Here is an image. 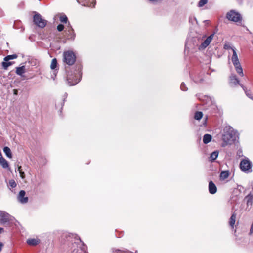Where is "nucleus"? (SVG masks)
Returning <instances> with one entry per match:
<instances>
[{"label":"nucleus","mask_w":253,"mask_h":253,"mask_svg":"<svg viewBox=\"0 0 253 253\" xmlns=\"http://www.w3.org/2000/svg\"><path fill=\"white\" fill-rule=\"evenodd\" d=\"M236 139L235 132L231 127H226L223 130L222 135V147L233 144Z\"/></svg>","instance_id":"nucleus-1"},{"label":"nucleus","mask_w":253,"mask_h":253,"mask_svg":"<svg viewBox=\"0 0 253 253\" xmlns=\"http://www.w3.org/2000/svg\"><path fill=\"white\" fill-rule=\"evenodd\" d=\"M63 62L67 65H73L76 62V56L75 53L71 50L63 53Z\"/></svg>","instance_id":"nucleus-2"},{"label":"nucleus","mask_w":253,"mask_h":253,"mask_svg":"<svg viewBox=\"0 0 253 253\" xmlns=\"http://www.w3.org/2000/svg\"><path fill=\"white\" fill-rule=\"evenodd\" d=\"M252 164L248 158L242 160L240 163V168L241 170L245 173H250L252 172Z\"/></svg>","instance_id":"nucleus-3"},{"label":"nucleus","mask_w":253,"mask_h":253,"mask_svg":"<svg viewBox=\"0 0 253 253\" xmlns=\"http://www.w3.org/2000/svg\"><path fill=\"white\" fill-rule=\"evenodd\" d=\"M33 22L36 26L42 29L47 25V21L43 19L42 16L37 13L33 16Z\"/></svg>","instance_id":"nucleus-4"},{"label":"nucleus","mask_w":253,"mask_h":253,"mask_svg":"<svg viewBox=\"0 0 253 253\" xmlns=\"http://www.w3.org/2000/svg\"><path fill=\"white\" fill-rule=\"evenodd\" d=\"M226 17L229 21L234 22H241L242 21L241 14L234 10H231L227 12Z\"/></svg>","instance_id":"nucleus-5"},{"label":"nucleus","mask_w":253,"mask_h":253,"mask_svg":"<svg viewBox=\"0 0 253 253\" xmlns=\"http://www.w3.org/2000/svg\"><path fill=\"white\" fill-rule=\"evenodd\" d=\"M67 80L69 85H74L79 82L80 79L79 75L77 74L73 75L68 73Z\"/></svg>","instance_id":"nucleus-6"},{"label":"nucleus","mask_w":253,"mask_h":253,"mask_svg":"<svg viewBox=\"0 0 253 253\" xmlns=\"http://www.w3.org/2000/svg\"><path fill=\"white\" fill-rule=\"evenodd\" d=\"M17 55L16 54H12L7 55V56L4 58V61L2 62V66L3 69L6 70L7 68L12 65L13 63V62H8L9 60L14 59L17 58Z\"/></svg>","instance_id":"nucleus-7"},{"label":"nucleus","mask_w":253,"mask_h":253,"mask_svg":"<svg viewBox=\"0 0 253 253\" xmlns=\"http://www.w3.org/2000/svg\"><path fill=\"white\" fill-rule=\"evenodd\" d=\"M214 36V34H211L209 36H208L199 46V49L200 50H203L206 48L211 42Z\"/></svg>","instance_id":"nucleus-8"},{"label":"nucleus","mask_w":253,"mask_h":253,"mask_svg":"<svg viewBox=\"0 0 253 253\" xmlns=\"http://www.w3.org/2000/svg\"><path fill=\"white\" fill-rule=\"evenodd\" d=\"M25 191L24 190H21L17 196L18 201L22 204L26 203L28 201V198L27 197H25Z\"/></svg>","instance_id":"nucleus-9"},{"label":"nucleus","mask_w":253,"mask_h":253,"mask_svg":"<svg viewBox=\"0 0 253 253\" xmlns=\"http://www.w3.org/2000/svg\"><path fill=\"white\" fill-rule=\"evenodd\" d=\"M66 38L68 40H74L75 38L76 34L74 30L72 27L69 28L67 31H65Z\"/></svg>","instance_id":"nucleus-10"},{"label":"nucleus","mask_w":253,"mask_h":253,"mask_svg":"<svg viewBox=\"0 0 253 253\" xmlns=\"http://www.w3.org/2000/svg\"><path fill=\"white\" fill-rule=\"evenodd\" d=\"M208 189L209 193L211 194H214L217 192V187L212 181L209 182Z\"/></svg>","instance_id":"nucleus-11"},{"label":"nucleus","mask_w":253,"mask_h":253,"mask_svg":"<svg viewBox=\"0 0 253 253\" xmlns=\"http://www.w3.org/2000/svg\"><path fill=\"white\" fill-rule=\"evenodd\" d=\"M230 82L231 84L234 85H239L240 86V84H241L240 83L239 79L235 75H232L230 77Z\"/></svg>","instance_id":"nucleus-12"},{"label":"nucleus","mask_w":253,"mask_h":253,"mask_svg":"<svg viewBox=\"0 0 253 253\" xmlns=\"http://www.w3.org/2000/svg\"><path fill=\"white\" fill-rule=\"evenodd\" d=\"M40 242V240L38 239L29 238L27 240V243L29 246H36Z\"/></svg>","instance_id":"nucleus-13"},{"label":"nucleus","mask_w":253,"mask_h":253,"mask_svg":"<svg viewBox=\"0 0 253 253\" xmlns=\"http://www.w3.org/2000/svg\"><path fill=\"white\" fill-rule=\"evenodd\" d=\"M232 51H233V55H232V58H231L232 62L234 65H236V64L237 65V64L240 63L238 58V56H237V54L236 53L235 48H233Z\"/></svg>","instance_id":"nucleus-14"},{"label":"nucleus","mask_w":253,"mask_h":253,"mask_svg":"<svg viewBox=\"0 0 253 253\" xmlns=\"http://www.w3.org/2000/svg\"><path fill=\"white\" fill-rule=\"evenodd\" d=\"M0 165L3 168L8 169V170L10 169L8 162L4 158L0 159Z\"/></svg>","instance_id":"nucleus-15"},{"label":"nucleus","mask_w":253,"mask_h":253,"mask_svg":"<svg viewBox=\"0 0 253 253\" xmlns=\"http://www.w3.org/2000/svg\"><path fill=\"white\" fill-rule=\"evenodd\" d=\"M234 66L235 68V70H236V71L237 72V73L240 76L243 77L244 76V73H243V69L241 66L240 63L237 64V65L236 64L234 65Z\"/></svg>","instance_id":"nucleus-16"},{"label":"nucleus","mask_w":253,"mask_h":253,"mask_svg":"<svg viewBox=\"0 0 253 253\" xmlns=\"http://www.w3.org/2000/svg\"><path fill=\"white\" fill-rule=\"evenodd\" d=\"M236 214L235 213H234L232 214V215L229 219V225L231 226V227L232 228H234V224H235V221H236Z\"/></svg>","instance_id":"nucleus-17"},{"label":"nucleus","mask_w":253,"mask_h":253,"mask_svg":"<svg viewBox=\"0 0 253 253\" xmlns=\"http://www.w3.org/2000/svg\"><path fill=\"white\" fill-rule=\"evenodd\" d=\"M212 136L209 134H206L203 136V141L205 144L209 143L211 140Z\"/></svg>","instance_id":"nucleus-18"},{"label":"nucleus","mask_w":253,"mask_h":253,"mask_svg":"<svg viewBox=\"0 0 253 253\" xmlns=\"http://www.w3.org/2000/svg\"><path fill=\"white\" fill-rule=\"evenodd\" d=\"M245 200L246 201L247 205L248 206H251L253 202V195L249 194L245 198Z\"/></svg>","instance_id":"nucleus-19"},{"label":"nucleus","mask_w":253,"mask_h":253,"mask_svg":"<svg viewBox=\"0 0 253 253\" xmlns=\"http://www.w3.org/2000/svg\"><path fill=\"white\" fill-rule=\"evenodd\" d=\"M15 72L17 75L22 76L23 74H24L25 72V66H22L19 67H17Z\"/></svg>","instance_id":"nucleus-20"},{"label":"nucleus","mask_w":253,"mask_h":253,"mask_svg":"<svg viewBox=\"0 0 253 253\" xmlns=\"http://www.w3.org/2000/svg\"><path fill=\"white\" fill-rule=\"evenodd\" d=\"M3 152L6 156L9 158H11L12 157V155L10 149L7 146H5L3 148Z\"/></svg>","instance_id":"nucleus-21"},{"label":"nucleus","mask_w":253,"mask_h":253,"mask_svg":"<svg viewBox=\"0 0 253 253\" xmlns=\"http://www.w3.org/2000/svg\"><path fill=\"white\" fill-rule=\"evenodd\" d=\"M240 86H241V87L243 88L246 95L251 99H252V100H253V96H252L251 92L249 90H248L247 89V88L245 86H244L243 84H240Z\"/></svg>","instance_id":"nucleus-22"},{"label":"nucleus","mask_w":253,"mask_h":253,"mask_svg":"<svg viewBox=\"0 0 253 253\" xmlns=\"http://www.w3.org/2000/svg\"><path fill=\"white\" fill-rule=\"evenodd\" d=\"M229 175V173L228 171H222L220 174V179L224 180L228 177Z\"/></svg>","instance_id":"nucleus-23"},{"label":"nucleus","mask_w":253,"mask_h":253,"mask_svg":"<svg viewBox=\"0 0 253 253\" xmlns=\"http://www.w3.org/2000/svg\"><path fill=\"white\" fill-rule=\"evenodd\" d=\"M203 113L201 111H196L194 114V119L197 120H200L203 117Z\"/></svg>","instance_id":"nucleus-24"},{"label":"nucleus","mask_w":253,"mask_h":253,"mask_svg":"<svg viewBox=\"0 0 253 253\" xmlns=\"http://www.w3.org/2000/svg\"><path fill=\"white\" fill-rule=\"evenodd\" d=\"M218 155V152L217 151H214L211 153L210 158L212 161H214Z\"/></svg>","instance_id":"nucleus-25"},{"label":"nucleus","mask_w":253,"mask_h":253,"mask_svg":"<svg viewBox=\"0 0 253 253\" xmlns=\"http://www.w3.org/2000/svg\"><path fill=\"white\" fill-rule=\"evenodd\" d=\"M57 61L56 58H54L52 60L51 65H50V68L51 69H55L56 67H57Z\"/></svg>","instance_id":"nucleus-26"},{"label":"nucleus","mask_w":253,"mask_h":253,"mask_svg":"<svg viewBox=\"0 0 253 253\" xmlns=\"http://www.w3.org/2000/svg\"><path fill=\"white\" fill-rule=\"evenodd\" d=\"M9 221L8 217L7 216H2L0 219L1 223H6Z\"/></svg>","instance_id":"nucleus-27"},{"label":"nucleus","mask_w":253,"mask_h":253,"mask_svg":"<svg viewBox=\"0 0 253 253\" xmlns=\"http://www.w3.org/2000/svg\"><path fill=\"white\" fill-rule=\"evenodd\" d=\"M208 2V0H200L198 3V6L201 7Z\"/></svg>","instance_id":"nucleus-28"},{"label":"nucleus","mask_w":253,"mask_h":253,"mask_svg":"<svg viewBox=\"0 0 253 253\" xmlns=\"http://www.w3.org/2000/svg\"><path fill=\"white\" fill-rule=\"evenodd\" d=\"M60 21L63 23H67L68 18L65 15H61L59 18Z\"/></svg>","instance_id":"nucleus-29"},{"label":"nucleus","mask_w":253,"mask_h":253,"mask_svg":"<svg viewBox=\"0 0 253 253\" xmlns=\"http://www.w3.org/2000/svg\"><path fill=\"white\" fill-rule=\"evenodd\" d=\"M9 184L10 186L12 188H15L17 185L15 181L13 179H11V180H9Z\"/></svg>","instance_id":"nucleus-30"},{"label":"nucleus","mask_w":253,"mask_h":253,"mask_svg":"<svg viewBox=\"0 0 253 253\" xmlns=\"http://www.w3.org/2000/svg\"><path fill=\"white\" fill-rule=\"evenodd\" d=\"M64 26L63 24H59L57 27V29L59 32H61L64 30Z\"/></svg>","instance_id":"nucleus-31"},{"label":"nucleus","mask_w":253,"mask_h":253,"mask_svg":"<svg viewBox=\"0 0 253 253\" xmlns=\"http://www.w3.org/2000/svg\"><path fill=\"white\" fill-rule=\"evenodd\" d=\"M180 88H181V89L183 91H186L187 90V87L185 86V84L183 83H182L181 84Z\"/></svg>","instance_id":"nucleus-32"},{"label":"nucleus","mask_w":253,"mask_h":253,"mask_svg":"<svg viewBox=\"0 0 253 253\" xmlns=\"http://www.w3.org/2000/svg\"><path fill=\"white\" fill-rule=\"evenodd\" d=\"M19 173H20V176L21 177V178H22V179L25 178V173L23 171H22V170L21 171H20L19 172Z\"/></svg>","instance_id":"nucleus-33"},{"label":"nucleus","mask_w":253,"mask_h":253,"mask_svg":"<svg viewBox=\"0 0 253 253\" xmlns=\"http://www.w3.org/2000/svg\"><path fill=\"white\" fill-rule=\"evenodd\" d=\"M224 48L225 49H231L232 50V49L233 48H232V47H231L230 46L227 45H226V44L224 45Z\"/></svg>","instance_id":"nucleus-34"},{"label":"nucleus","mask_w":253,"mask_h":253,"mask_svg":"<svg viewBox=\"0 0 253 253\" xmlns=\"http://www.w3.org/2000/svg\"><path fill=\"white\" fill-rule=\"evenodd\" d=\"M22 170L21 169V166H18V171H19V172H20V171H21Z\"/></svg>","instance_id":"nucleus-35"},{"label":"nucleus","mask_w":253,"mask_h":253,"mask_svg":"<svg viewBox=\"0 0 253 253\" xmlns=\"http://www.w3.org/2000/svg\"><path fill=\"white\" fill-rule=\"evenodd\" d=\"M2 246H3L2 243H0V252L1 251Z\"/></svg>","instance_id":"nucleus-36"},{"label":"nucleus","mask_w":253,"mask_h":253,"mask_svg":"<svg viewBox=\"0 0 253 253\" xmlns=\"http://www.w3.org/2000/svg\"><path fill=\"white\" fill-rule=\"evenodd\" d=\"M203 81V79H201L199 80V81H195L196 82H199V83H201Z\"/></svg>","instance_id":"nucleus-37"},{"label":"nucleus","mask_w":253,"mask_h":253,"mask_svg":"<svg viewBox=\"0 0 253 253\" xmlns=\"http://www.w3.org/2000/svg\"><path fill=\"white\" fill-rule=\"evenodd\" d=\"M3 230L2 228L0 227V233Z\"/></svg>","instance_id":"nucleus-38"},{"label":"nucleus","mask_w":253,"mask_h":253,"mask_svg":"<svg viewBox=\"0 0 253 253\" xmlns=\"http://www.w3.org/2000/svg\"><path fill=\"white\" fill-rule=\"evenodd\" d=\"M14 94H17V90L15 89V90H14Z\"/></svg>","instance_id":"nucleus-39"},{"label":"nucleus","mask_w":253,"mask_h":253,"mask_svg":"<svg viewBox=\"0 0 253 253\" xmlns=\"http://www.w3.org/2000/svg\"><path fill=\"white\" fill-rule=\"evenodd\" d=\"M207 119H208V118H207V117H206V118H205V124H206Z\"/></svg>","instance_id":"nucleus-40"}]
</instances>
